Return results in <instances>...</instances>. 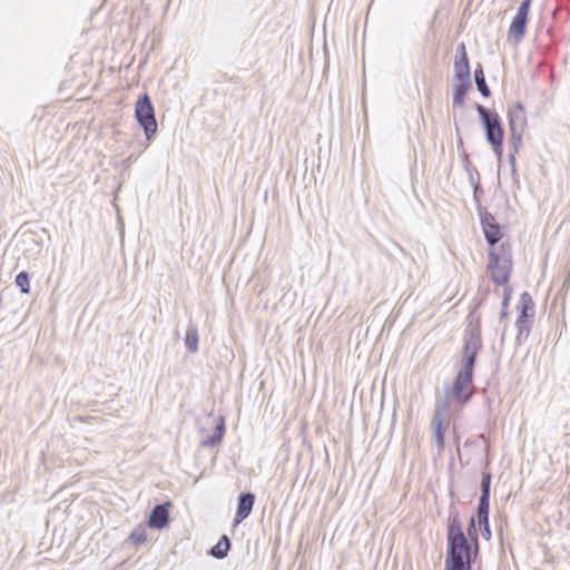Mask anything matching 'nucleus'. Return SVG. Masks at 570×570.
<instances>
[{
	"label": "nucleus",
	"instance_id": "f257e3e1",
	"mask_svg": "<svg viewBox=\"0 0 570 570\" xmlns=\"http://www.w3.org/2000/svg\"><path fill=\"white\" fill-rule=\"evenodd\" d=\"M454 559L476 561L479 546L468 539L463 531V524L455 507H450V514L446 525V556Z\"/></svg>",
	"mask_w": 570,
	"mask_h": 570
},
{
	"label": "nucleus",
	"instance_id": "f03ea898",
	"mask_svg": "<svg viewBox=\"0 0 570 570\" xmlns=\"http://www.w3.org/2000/svg\"><path fill=\"white\" fill-rule=\"evenodd\" d=\"M473 376L472 373L459 370L452 385L445 389L443 399L436 400V405H445L448 410L451 403L460 406L468 404L475 392Z\"/></svg>",
	"mask_w": 570,
	"mask_h": 570
},
{
	"label": "nucleus",
	"instance_id": "7ed1b4c3",
	"mask_svg": "<svg viewBox=\"0 0 570 570\" xmlns=\"http://www.w3.org/2000/svg\"><path fill=\"white\" fill-rule=\"evenodd\" d=\"M482 346L483 342L480 325H469L463 337L462 362L460 371L474 374L478 354L482 350Z\"/></svg>",
	"mask_w": 570,
	"mask_h": 570
},
{
	"label": "nucleus",
	"instance_id": "20e7f679",
	"mask_svg": "<svg viewBox=\"0 0 570 570\" xmlns=\"http://www.w3.org/2000/svg\"><path fill=\"white\" fill-rule=\"evenodd\" d=\"M135 117L144 129L147 140L154 139L157 134V120L155 117V108L147 92L139 96L135 106Z\"/></svg>",
	"mask_w": 570,
	"mask_h": 570
},
{
	"label": "nucleus",
	"instance_id": "39448f33",
	"mask_svg": "<svg viewBox=\"0 0 570 570\" xmlns=\"http://www.w3.org/2000/svg\"><path fill=\"white\" fill-rule=\"evenodd\" d=\"M520 313L515 321L517 337L515 342L521 345L527 341L531 331V324L534 320V303L528 292H523L519 301Z\"/></svg>",
	"mask_w": 570,
	"mask_h": 570
},
{
	"label": "nucleus",
	"instance_id": "423d86ee",
	"mask_svg": "<svg viewBox=\"0 0 570 570\" xmlns=\"http://www.w3.org/2000/svg\"><path fill=\"white\" fill-rule=\"evenodd\" d=\"M475 109L484 130L485 140L490 145L504 140V128L500 116L480 104L475 105Z\"/></svg>",
	"mask_w": 570,
	"mask_h": 570
},
{
	"label": "nucleus",
	"instance_id": "0eeeda50",
	"mask_svg": "<svg viewBox=\"0 0 570 570\" xmlns=\"http://www.w3.org/2000/svg\"><path fill=\"white\" fill-rule=\"evenodd\" d=\"M489 271L491 279L497 285H504L509 282L512 272V258L510 253H505L502 247L500 256L494 248L489 252Z\"/></svg>",
	"mask_w": 570,
	"mask_h": 570
},
{
	"label": "nucleus",
	"instance_id": "6e6552de",
	"mask_svg": "<svg viewBox=\"0 0 570 570\" xmlns=\"http://www.w3.org/2000/svg\"><path fill=\"white\" fill-rule=\"evenodd\" d=\"M531 0H522L510 23L507 41L513 47L519 46L525 36Z\"/></svg>",
	"mask_w": 570,
	"mask_h": 570
},
{
	"label": "nucleus",
	"instance_id": "1a4fd4ad",
	"mask_svg": "<svg viewBox=\"0 0 570 570\" xmlns=\"http://www.w3.org/2000/svg\"><path fill=\"white\" fill-rule=\"evenodd\" d=\"M480 220L487 243L491 248H494V245L502 237L501 226L495 222L494 216L488 212L480 210Z\"/></svg>",
	"mask_w": 570,
	"mask_h": 570
},
{
	"label": "nucleus",
	"instance_id": "9d476101",
	"mask_svg": "<svg viewBox=\"0 0 570 570\" xmlns=\"http://www.w3.org/2000/svg\"><path fill=\"white\" fill-rule=\"evenodd\" d=\"M169 507L170 502L156 504L150 511L148 527L157 530L164 529L169 522Z\"/></svg>",
	"mask_w": 570,
	"mask_h": 570
},
{
	"label": "nucleus",
	"instance_id": "9b49d317",
	"mask_svg": "<svg viewBox=\"0 0 570 570\" xmlns=\"http://www.w3.org/2000/svg\"><path fill=\"white\" fill-rule=\"evenodd\" d=\"M445 411V405H435V411L431 422V426L434 432L435 444L440 452L444 449L443 419Z\"/></svg>",
	"mask_w": 570,
	"mask_h": 570
},
{
	"label": "nucleus",
	"instance_id": "f8f14e48",
	"mask_svg": "<svg viewBox=\"0 0 570 570\" xmlns=\"http://www.w3.org/2000/svg\"><path fill=\"white\" fill-rule=\"evenodd\" d=\"M255 494L252 492H242L237 498V509L234 522L244 521L250 513L255 503Z\"/></svg>",
	"mask_w": 570,
	"mask_h": 570
},
{
	"label": "nucleus",
	"instance_id": "ddd939ff",
	"mask_svg": "<svg viewBox=\"0 0 570 570\" xmlns=\"http://www.w3.org/2000/svg\"><path fill=\"white\" fill-rule=\"evenodd\" d=\"M508 119L509 130H523L527 118L521 102H517L513 107L508 109Z\"/></svg>",
	"mask_w": 570,
	"mask_h": 570
},
{
	"label": "nucleus",
	"instance_id": "4468645a",
	"mask_svg": "<svg viewBox=\"0 0 570 570\" xmlns=\"http://www.w3.org/2000/svg\"><path fill=\"white\" fill-rule=\"evenodd\" d=\"M471 81H456L453 83V105L462 107L465 101V96L471 89Z\"/></svg>",
	"mask_w": 570,
	"mask_h": 570
},
{
	"label": "nucleus",
	"instance_id": "2eb2a0df",
	"mask_svg": "<svg viewBox=\"0 0 570 570\" xmlns=\"http://www.w3.org/2000/svg\"><path fill=\"white\" fill-rule=\"evenodd\" d=\"M454 80L455 81H471L470 61L455 59L454 60Z\"/></svg>",
	"mask_w": 570,
	"mask_h": 570
},
{
	"label": "nucleus",
	"instance_id": "dca6fc26",
	"mask_svg": "<svg viewBox=\"0 0 570 570\" xmlns=\"http://www.w3.org/2000/svg\"><path fill=\"white\" fill-rule=\"evenodd\" d=\"M474 81H475L476 89L484 98H488L491 96V90L487 83L485 75H484L483 67L481 63H478L474 69Z\"/></svg>",
	"mask_w": 570,
	"mask_h": 570
},
{
	"label": "nucleus",
	"instance_id": "f3484780",
	"mask_svg": "<svg viewBox=\"0 0 570 570\" xmlns=\"http://www.w3.org/2000/svg\"><path fill=\"white\" fill-rule=\"evenodd\" d=\"M232 542L226 534H223L218 542L212 547L209 550V554L216 559H224L227 557L228 551L230 549Z\"/></svg>",
	"mask_w": 570,
	"mask_h": 570
},
{
	"label": "nucleus",
	"instance_id": "a211bd4d",
	"mask_svg": "<svg viewBox=\"0 0 570 570\" xmlns=\"http://www.w3.org/2000/svg\"><path fill=\"white\" fill-rule=\"evenodd\" d=\"M185 344L190 353L198 351V330L193 324H189L186 330Z\"/></svg>",
	"mask_w": 570,
	"mask_h": 570
},
{
	"label": "nucleus",
	"instance_id": "6ab92c4d",
	"mask_svg": "<svg viewBox=\"0 0 570 570\" xmlns=\"http://www.w3.org/2000/svg\"><path fill=\"white\" fill-rule=\"evenodd\" d=\"M475 561L454 559V557H445L444 570H472Z\"/></svg>",
	"mask_w": 570,
	"mask_h": 570
},
{
	"label": "nucleus",
	"instance_id": "aec40b11",
	"mask_svg": "<svg viewBox=\"0 0 570 570\" xmlns=\"http://www.w3.org/2000/svg\"><path fill=\"white\" fill-rule=\"evenodd\" d=\"M490 513V498H479L478 509H476V520H489Z\"/></svg>",
	"mask_w": 570,
	"mask_h": 570
},
{
	"label": "nucleus",
	"instance_id": "412c9836",
	"mask_svg": "<svg viewBox=\"0 0 570 570\" xmlns=\"http://www.w3.org/2000/svg\"><path fill=\"white\" fill-rule=\"evenodd\" d=\"M14 283L20 288L21 293L28 294L30 292V276L26 271H21L17 274Z\"/></svg>",
	"mask_w": 570,
	"mask_h": 570
},
{
	"label": "nucleus",
	"instance_id": "4be33fe9",
	"mask_svg": "<svg viewBox=\"0 0 570 570\" xmlns=\"http://www.w3.org/2000/svg\"><path fill=\"white\" fill-rule=\"evenodd\" d=\"M478 520L474 515H472L469 520L468 524V533L465 534L470 541L473 542V546H479V534H478Z\"/></svg>",
	"mask_w": 570,
	"mask_h": 570
},
{
	"label": "nucleus",
	"instance_id": "5701e85b",
	"mask_svg": "<svg viewBox=\"0 0 570 570\" xmlns=\"http://www.w3.org/2000/svg\"><path fill=\"white\" fill-rule=\"evenodd\" d=\"M511 138H510V147L513 151V154H518L519 149L522 145V137H523V130H510Z\"/></svg>",
	"mask_w": 570,
	"mask_h": 570
},
{
	"label": "nucleus",
	"instance_id": "b1692460",
	"mask_svg": "<svg viewBox=\"0 0 570 570\" xmlns=\"http://www.w3.org/2000/svg\"><path fill=\"white\" fill-rule=\"evenodd\" d=\"M491 491V473L484 472L481 480V495L483 498H490Z\"/></svg>",
	"mask_w": 570,
	"mask_h": 570
},
{
	"label": "nucleus",
	"instance_id": "393cba45",
	"mask_svg": "<svg viewBox=\"0 0 570 570\" xmlns=\"http://www.w3.org/2000/svg\"><path fill=\"white\" fill-rule=\"evenodd\" d=\"M463 166H464V169L466 170V173L469 175V179H470L471 184L475 185L476 183L474 181V174L475 175H479V174H478L476 168L472 167V165H471V163L469 160V155L468 154L463 155Z\"/></svg>",
	"mask_w": 570,
	"mask_h": 570
},
{
	"label": "nucleus",
	"instance_id": "a878e982",
	"mask_svg": "<svg viewBox=\"0 0 570 570\" xmlns=\"http://www.w3.org/2000/svg\"><path fill=\"white\" fill-rule=\"evenodd\" d=\"M478 527H479V531L481 532V535L485 540L489 541L491 539V537H492V532H491L489 520H479L478 521Z\"/></svg>",
	"mask_w": 570,
	"mask_h": 570
},
{
	"label": "nucleus",
	"instance_id": "bb28decb",
	"mask_svg": "<svg viewBox=\"0 0 570 570\" xmlns=\"http://www.w3.org/2000/svg\"><path fill=\"white\" fill-rule=\"evenodd\" d=\"M223 440L218 438L215 433L207 435L202 442L200 445L203 448H213L218 445Z\"/></svg>",
	"mask_w": 570,
	"mask_h": 570
},
{
	"label": "nucleus",
	"instance_id": "cd10ccee",
	"mask_svg": "<svg viewBox=\"0 0 570 570\" xmlns=\"http://www.w3.org/2000/svg\"><path fill=\"white\" fill-rule=\"evenodd\" d=\"M129 539H130L135 544L144 543V542L147 540L146 531H145V530H134V531L130 533Z\"/></svg>",
	"mask_w": 570,
	"mask_h": 570
},
{
	"label": "nucleus",
	"instance_id": "c85d7f7f",
	"mask_svg": "<svg viewBox=\"0 0 570 570\" xmlns=\"http://www.w3.org/2000/svg\"><path fill=\"white\" fill-rule=\"evenodd\" d=\"M497 158L499 161L502 160V156H503V140H499V142L494 144V145H491Z\"/></svg>",
	"mask_w": 570,
	"mask_h": 570
},
{
	"label": "nucleus",
	"instance_id": "c756f323",
	"mask_svg": "<svg viewBox=\"0 0 570 570\" xmlns=\"http://www.w3.org/2000/svg\"><path fill=\"white\" fill-rule=\"evenodd\" d=\"M455 59L469 60L465 45L462 42L456 48V57Z\"/></svg>",
	"mask_w": 570,
	"mask_h": 570
},
{
	"label": "nucleus",
	"instance_id": "7c9ffc66",
	"mask_svg": "<svg viewBox=\"0 0 570 570\" xmlns=\"http://www.w3.org/2000/svg\"><path fill=\"white\" fill-rule=\"evenodd\" d=\"M218 438L223 440L225 433V422L224 419H220V422L215 426L214 432Z\"/></svg>",
	"mask_w": 570,
	"mask_h": 570
},
{
	"label": "nucleus",
	"instance_id": "2f4dec72",
	"mask_svg": "<svg viewBox=\"0 0 570 570\" xmlns=\"http://www.w3.org/2000/svg\"><path fill=\"white\" fill-rule=\"evenodd\" d=\"M515 155L517 154H513V151H511L510 155H509V164L511 166L512 174H515V171H517V169H515Z\"/></svg>",
	"mask_w": 570,
	"mask_h": 570
},
{
	"label": "nucleus",
	"instance_id": "473e14b6",
	"mask_svg": "<svg viewBox=\"0 0 570 570\" xmlns=\"http://www.w3.org/2000/svg\"><path fill=\"white\" fill-rule=\"evenodd\" d=\"M509 298H510V297H509V294H508V292L505 291V293H504V297H503V301H502V307H503V308H508V305H509Z\"/></svg>",
	"mask_w": 570,
	"mask_h": 570
},
{
	"label": "nucleus",
	"instance_id": "72a5a7b5",
	"mask_svg": "<svg viewBox=\"0 0 570 570\" xmlns=\"http://www.w3.org/2000/svg\"><path fill=\"white\" fill-rule=\"evenodd\" d=\"M569 283H570V274L567 276L566 281L563 282L562 287L568 286V285H569Z\"/></svg>",
	"mask_w": 570,
	"mask_h": 570
},
{
	"label": "nucleus",
	"instance_id": "f704fd0d",
	"mask_svg": "<svg viewBox=\"0 0 570 570\" xmlns=\"http://www.w3.org/2000/svg\"><path fill=\"white\" fill-rule=\"evenodd\" d=\"M508 316V312H507V308H503L502 307V312H501V318H504Z\"/></svg>",
	"mask_w": 570,
	"mask_h": 570
}]
</instances>
